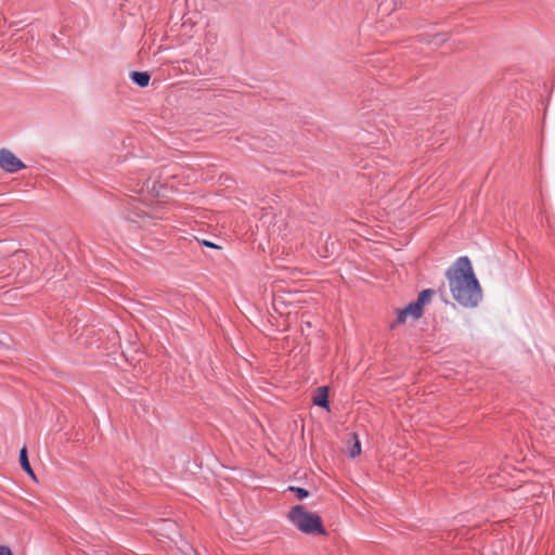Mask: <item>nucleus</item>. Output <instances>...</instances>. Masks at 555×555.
<instances>
[{
    "mask_svg": "<svg viewBox=\"0 0 555 555\" xmlns=\"http://www.w3.org/2000/svg\"><path fill=\"white\" fill-rule=\"evenodd\" d=\"M289 491L295 492L299 500H302L309 495V492L306 489L299 487H289Z\"/></svg>",
    "mask_w": 555,
    "mask_h": 555,
    "instance_id": "9b49d317",
    "label": "nucleus"
},
{
    "mask_svg": "<svg viewBox=\"0 0 555 555\" xmlns=\"http://www.w3.org/2000/svg\"><path fill=\"white\" fill-rule=\"evenodd\" d=\"M446 276L454 300L461 306L474 308L481 301L482 291L467 257H460Z\"/></svg>",
    "mask_w": 555,
    "mask_h": 555,
    "instance_id": "f257e3e1",
    "label": "nucleus"
},
{
    "mask_svg": "<svg viewBox=\"0 0 555 555\" xmlns=\"http://www.w3.org/2000/svg\"><path fill=\"white\" fill-rule=\"evenodd\" d=\"M0 555H12V553L9 547L0 545Z\"/></svg>",
    "mask_w": 555,
    "mask_h": 555,
    "instance_id": "ddd939ff",
    "label": "nucleus"
},
{
    "mask_svg": "<svg viewBox=\"0 0 555 555\" xmlns=\"http://www.w3.org/2000/svg\"><path fill=\"white\" fill-rule=\"evenodd\" d=\"M289 522L305 534H326L321 517L308 512L302 505H295L287 514Z\"/></svg>",
    "mask_w": 555,
    "mask_h": 555,
    "instance_id": "f03ea898",
    "label": "nucleus"
},
{
    "mask_svg": "<svg viewBox=\"0 0 555 555\" xmlns=\"http://www.w3.org/2000/svg\"><path fill=\"white\" fill-rule=\"evenodd\" d=\"M447 40V36L446 35H437L434 37V39L431 40L433 43L435 44H440L441 42L446 41Z\"/></svg>",
    "mask_w": 555,
    "mask_h": 555,
    "instance_id": "f8f14e48",
    "label": "nucleus"
},
{
    "mask_svg": "<svg viewBox=\"0 0 555 555\" xmlns=\"http://www.w3.org/2000/svg\"><path fill=\"white\" fill-rule=\"evenodd\" d=\"M25 167V164L12 151L0 149V169L13 173Z\"/></svg>",
    "mask_w": 555,
    "mask_h": 555,
    "instance_id": "7ed1b4c3",
    "label": "nucleus"
},
{
    "mask_svg": "<svg viewBox=\"0 0 555 555\" xmlns=\"http://www.w3.org/2000/svg\"><path fill=\"white\" fill-rule=\"evenodd\" d=\"M20 463H21L22 468L35 480L36 475L34 473V470L31 469L30 464L28 462L26 447H23L20 451Z\"/></svg>",
    "mask_w": 555,
    "mask_h": 555,
    "instance_id": "0eeeda50",
    "label": "nucleus"
},
{
    "mask_svg": "<svg viewBox=\"0 0 555 555\" xmlns=\"http://www.w3.org/2000/svg\"><path fill=\"white\" fill-rule=\"evenodd\" d=\"M130 78L140 87H146L150 82L151 76L147 72H132Z\"/></svg>",
    "mask_w": 555,
    "mask_h": 555,
    "instance_id": "6e6552de",
    "label": "nucleus"
},
{
    "mask_svg": "<svg viewBox=\"0 0 555 555\" xmlns=\"http://www.w3.org/2000/svg\"><path fill=\"white\" fill-rule=\"evenodd\" d=\"M203 244L205 246H208V247H211V248H219V246H217L216 244H214L211 242H208V241H203Z\"/></svg>",
    "mask_w": 555,
    "mask_h": 555,
    "instance_id": "4468645a",
    "label": "nucleus"
},
{
    "mask_svg": "<svg viewBox=\"0 0 555 555\" xmlns=\"http://www.w3.org/2000/svg\"><path fill=\"white\" fill-rule=\"evenodd\" d=\"M398 4H401L400 0H383L380 8L384 11H389V10H395L398 7Z\"/></svg>",
    "mask_w": 555,
    "mask_h": 555,
    "instance_id": "9d476101",
    "label": "nucleus"
},
{
    "mask_svg": "<svg viewBox=\"0 0 555 555\" xmlns=\"http://www.w3.org/2000/svg\"><path fill=\"white\" fill-rule=\"evenodd\" d=\"M164 525L167 529H173L175 528V524L170 522V521H164Z\"/></svg>",
    "mask_w": 555,
    "mask_h": 555,
    "instance_id": "2eb2a0df",
    "label": "nucleus"
},
{
    "mask_svg": "<svg viewBox=\"0 0 555 555\" xmlns=\"http://www.w3.org/2000/svg\"><path fill=\"white\" fill-rule=\"evenodd\" d=\"M347 450L350 457L354 459L361 453V443L356 434L349 435L347 440Z\"/></svg>",
    "mask_w": 555,
    "mask_h": 555,
    "instance_id": "423d86ee",
    "label": "nucleus"
},
{
    "mask_svg": "<svg viewBox=\"0 0 555 555\" xmlns=\"http://www.w3.org/2000/svg\"><path fill=\"white\" fill-rule=\"evenodd\" d=\"M434 294L435 293L433 289H424L423 292H421L415 302L420 305V307L423 309L424 306L431 300Z\"/></svg>",
    "mask_w": 555,
    "mask_h": 555,
    "instance_id": "1a4fd4ad",
    "label": "nucleus"
},
{
    "mask_svg": "<svg viewBox=\"0 0 555 555\" xmlns=\"http://www.w3.org/2000/svg\"><path fill=\"white\" fill-rule=\"evenodd\" d=\"M313 403L315 405L325 408L328 410V388L326 386L319 387L313 397Z\"/></svg>",
    "mask_w": 555,
    "mask_h": 555,
    "instance_id": "39448f33",
    "label": "nucleus"
},
{
    "mask_svg": "<svg viewBox=\"0 0 555 555\" xmlns=\"http://www.w3.org/2000/svg\"><path fill=\"white\" fill-rule=\"evenodd\" d=\"M423 314V309L416 302H412L406 306L404 309L398 312L397 322L403 323L406 321L409 317L413 319H418Z\"/></svg>",
    "mask_w": 555,
    "mask_h": 555,
    "instance_id": "20e7f679",
    "label": "nucleus"
}]
</instances>
